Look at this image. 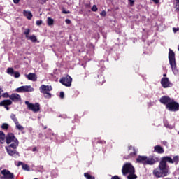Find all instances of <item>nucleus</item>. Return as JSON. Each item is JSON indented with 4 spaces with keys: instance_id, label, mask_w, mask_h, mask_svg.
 Returning <instances> with one entry per match:
<instances>
[{
    "instance_id": "f257e3e1",
    "label": "nucleus",
    "mask_w": 179,
    "mask_h": 179,
    "mask_svg": "<svg viewBox=\"0 0 179 179\" xmlns=\"http://www.w3.org/2000/svg\"><path fill=\"white\" fill-rule=\"evenodd\" d=\"M122 173L124 176L128 174V179H136L138 176L135 174V168L131 163H126L122 169Z\"/></svg>"
},
{
    "instance_id": "f03ea898",
    "label": "nucleus",
    "mask_w": 179,
    "mask_h": 179,
    "mask_svg": "<svg viewBox=\"0 0 179 179\" xmlns=\"http://www.w3.org/2000/svg\"><path fill=\"white\" fill-rule=\"evenodd\" d=\"M166 162H168L169 163H173V159L169 157H164L160 162L159 167L161 169V174H162L164 177H166V176L169 174V166H167L166 164Z\"/></svg>"
},
{
    "instance_id": "7ed1b4c3",
    "label": "nucleus",
    "mask_w": 179,
    "mask_h": 179,
    "mask_svg": "<svg viewBox=\"0 0 179 179\" xmlns=\"http://www.w3.org/2000/svg\"><path fill=\"white\" fill-rule=\"evenodd\" d=\"M6 142L7 145L11 143L10 145V147L13 148V149H16L17 146H19V141H17V139H16L13 134H8L6 136Z\"/></svg>"
},
{
    "instance_id": "20e7f679",
    "label": "nucleus",
    "mask_w": 179,
    "mask_h": 179,
    "mask_svg": "<svg viewBox=\"0 0 179 179\" xmlns=\"http://www.w3.org/2000/svg\"><path fill=\"white\" fill-rule=\"evenodd\" d=\"M169 59L173 73H178V71H177V65L176 64V54L174 52H173V50H171V49H169Z\"/></svg>"
},
{
    "instance_id": "39448f33",
    "label": "nucleus",
    "mask_w": 179,
    "mask_h": 179,
    "mask_svg": "<svg viewBox=\"0 0 179 179\" xmlns=\"http://www.w3.org/2000/svg\"><path fill=\"white\" fill-rule=\"evenodd\" d=\"M138 163H142L143 164H155L156 159L152 157H148L146 156H139L136 159Z\"/></svg>"
},
{
    "instance_id": "423d86ee",
    "label": "nucleus",
    "mask_w": 179,
    "mask_h": 179,
    "mask_svg": "<svg viewBox=\"0 0 179 179\" xmlns=\"http://www.w3.org/2000/svg\"><path fill=\"white\" fill-rule=\"evenodd\" d=\"M39 90L41 93L44 94V97H45V99H51V94L49 92L52 90V87H51V85H43Z\"/></svg>"
},
{
    "instance_id": "0eeeda50",
    "label": "nucleus",
    "mask_w": 179,
    "mask_h": 179,
    "mask_svg": "<svg viewBox=\"0 0 179 179\" xmlns=\"http://www.w3.org/2000/svg\"><path fill=\"white\" fill-rule=\"evenodd\" d=\"M25 104L26 106H27L29 110L34 111V113H37V111H40V104L38 103L33 104L30 103V102H29L28 101H26Z\"/></svg>"
},
{
    "instance_id": "6e6552de",
    "label": "nucleus",
    "mask_w": 179,
    "mask_h": 179,
    "mask_svg": "<svg viewBox=\"0 0 179 179\" xmlns=\"http://www.w3.org/2000/svg\"><path fill=\"white\" fill-rule=\"evenodd\" d=\"M179 104L173 99L166 105L169 111H178Z\"/></svg>"
},
{
    "instance_id": "1a4fd4ad",
    "label": "nucleus",
    "mask_w": 179,
    "mask_h": 179,
    "mask_svg": "<svg viewBox=\"0 0 179 179\" xmlns=\"http://www.w3.org/2000/svg\"><path fill=\"white\" fill-rule=\"evenodd\" d=\"M17 93H22L23 92H34V88L31 85H24L21 86L15 90Z\"/></svg>"
},
{
    "instance_id": "9d476101",
    "label": "nucleus",
    "mask_w": 179,
    "mask_h": 179,
    "mask_svg": "<svg viewBox=\"0 0 179 179\" xmlns=\"http://www.w3.org/2000/svg\"><path fill=\"white\" fill-rule=\"evenodd\" d=\"M60 83L62 85H64V86H66L67 87H69L72 85V78L71 76H67L59 80Z\"/></svg>"
},
{
    "instance_id": "9b49d317",
    "label": "nucleus",
    "mask_w": 179,
    "mask_h": 179,
    "mask_svg": "<svg viewBox=\"0 0 179 179\" xmlns=\"http://www.w3.org/2000/svg\"><path fill=\"white\" fill-rule=\"evenodd\" d=\"M1 174L4 176V178L13 179L15 178L13 173L6 169L1 171Z\"/></svg>"
},
{
    "instance_id": "f8f14e48",
    "label": "nucleus",
    "mask_w": 179,
    "mask_h": 179,
    "mask_svg": "<svg viewBox=\"0 0 179 179\" xmlns=\"http://www.w3.org/2000/svg\"><path fill=\"white\" fill-rule=\"evenodd\" d=\"M9 99H10V100H12L13 101H15V103L22 101V97L18 94H11L10 96H9Z\"/></svg>"
},
{
    "instance_id": "ddd939ff",
    "label": "nucleus",
    "mask_w": 179,
    "mask_h": 179,
    "mask_svg": "<svg viewBox=\"0 0 179 179\" xmlns=\"http://www.w3.org/2000/svg\"><path fill=\"white\" fill-rule=\"evenodd\" d=\"M22 15L26 17L28 20H31L33 18V13H31V11L24 10L22 11Z\"/></svg>"
},
{
    "instance_id": "4468645a",
    "label": "nucleus",
    "mask_w": 179,
    "mask_h": 179,
    "mask_svg": "<svg viewBox=\"0 0 179 179\" xmlns=\"http://www.w3.org/2000/svg\"><path fill=\"white\" fill-rule=\"evenodd\" d=\"M161 85L164 87H170V86H171V83H170V81H169V78H163L162 79Z\"/></svg>"
},
{
    "instance_id": "2eb2a0df",
    "label": "nucleus",
    "mask_w": 179,
    "mask_h": 179,
    "mask_svg": "<svg viewBox=\"0 0 179 179\" xmlns=\"http://www.w3.org/2000/svg\"><path fill=\"white\" fill-rule=\"evenodd\" d=\"M10 148H11L10 145H9L8 147H6V149L8 155H10V156H14L15 157H17V156H19V153H17L15 150H12Z\"/></svg>"
},
{
    "instance_id": "dca6fc26",
    "label": "nucleus",
    "mask_w": 179,
    "mask_h": 179,
    "mask_svg": "<svg viewBox=\"0 0 179 179\" xmlns=\"http://www.w3.org/2000/svg\"><path fill=\"white\" fill-rule=\"evenodd\" d=\"M25 76L28 80H31L32 82H36V80H37V75H36V73H31L25 75Z\"/></svg>"
},
{
    "instance_id": "f3484780",
    "label": "nucleus",
    "mask_w": 179,
    "mask_h": 179,
    "mask_svg": "<svg viewBox=\"0 0 179 179\" xmlns=\"http://www.w3.org/2000/svg\"><path fill=\"white\" fill-rule=\"evenodd\" d=\"M172 99H171L170 98H169L168 96H162L160 99V103H162V104H166V106H167V104H169Z\"/></svg>"
},
{
    "instance_id": "a211bd4d",
    "label": "nucleus",
    "mask_w": 179,
    "mask_h": 179,
    "mask_svg": "<svg viewBox=\"0 0 179 179\" xmlns=\"http://www.w3.org/2000/svg\"><path fill=\"white\" fill-rule=\"evenodd\" d=\"M153 174H154V176H155V177H158V178L164 177L163 176V174L162 173V170L160 169V167L155 169L153 171Z\"/></svg>"
},
{
    "instance_id": "6ab92c4d",
    "label": "nucleus",
    "mask_w": 179,
    "mask_h": 179,
    "mask_svg": "<svg viewBox=\"0 0 179 179\" xmlns=\"http://www.w3.org/2000/svg\"><path fill=\"white\" fill-rule=\"evenodd\" d=\"M154 150L155 152H157V153H159V154L164 153V150L160 145L155 146Z\"/></svg>"
},
{
    "instance_id": "aec40b11",
    "label": "nucleus",
    "mask_w": 179,
    "mask_h": 179,
    "mask_svg": "<svg viewBox=\"0 0 179 179\" xmlns=\"http://www.w3.org/2000/svg\"><path fill=\"white\" fill-rule=\"evenodd\" d=\"M12 104V101L9 99H6L0 102V106H10Z\"/></svg>"
},
{
    "instance_id": "412c9836",
    "label": "nucleus",
    "mask_w": 179,
    "mask_h": 179,
    "mask_svg": "<svg viewBox=\"0 0 179 179\" xmlns=\"http://www.w3.org/2000/svg\"><path fill=\"white\" fill-rule=\"evenodd\" d=\"M129 153L131 156H135V155H136V150H135V148L134 147H129Z\"/></svg>"
},
{
    "instance_id": "4be33fe9",
    "label": "nucleus",
    "mask_w": 179,
    "mask_h": 179,
    "mask_svg": "<svg viewBox=\"0 0 179 179\" xmlns=\"http://www.w3.org/2000/svg\"><path fill=\"white\" fill-rule=\"evenodd\" d=\"M47 23L49 26L54 25V19L51 18V17H48Z\"/></svg>"
},
{
    "instance_id": "5701e85b",
    "label": "nucleus",
    "mask_w": 179,
    "mask_h": 179,
    "mask_svg": "<svg viewBox=\"0 0 179 179\" xmlns=\"http://www.w3.org/2000/svg\"><path fill=\"white\" fill-rule=\"evenodd\" d=\"M27 39L30 40L32 43H36L37 41V37L34 35L28 37Z\"/></svg>"
},
{
    "instance_id": "b1692460",
    "label": "nucleus",
    "mask_w": 179,
    "mask_h": 179,
    "mask_svg": "<svg viewBox=\"0 0 179 179\" xmlns=\"http://www.w3.org/2000/svg\"><path fill=\"white\" fill-rule=\"evenodd\" d=\"M14 73H15V71L13 70V68H8L7 69V73L8 75H10L11 76H13Z\"/></svg>"
},
{
    "instance_id": "393cba45",
    "label": "nucleus",
    "mask_w": 179,
    "mask_h": 179,
    "mask_svg": "<svg viewBox=\"0 0 179 179\" xmlns=\"http://www.w3.org/2000/svg\"><path fill=\"white\" fill-rule=\"evenodd\" d=\"M15 125H16V128L17 129H19V131H23V129H24V128L23 127V126L20 125L19 124V122H17L15 123Z\"/></svg>"
},
{
    "instance_id": "a878e982",
    "label": "nucleus",
    "mask_w": 179,
    "mask_h": 179,
    "mask_svg": "<svg viewBox=\"0 0 179 179\" xmlns=\"http://www.w3.org/2000/svg\"><path fill=\"white\" fill-rule=\"evenodd\" d=\"M19 166L22 165V169L23 170H27V171H29V166H27V164H23V162H19Z\"/></svg>"
},
{
    "instance_id": "bb28decb",
    "label": "nucleus",
    "mask_w": 179,
    "mask_h": 179,
    "mask_svg": "<svg viewBox=\"0 0 179 179\" xmlns=\"http://www.w3.org/2000/svg\"><path fill=\"white\" fill-rule=\"evenodd\" d=\"M10 118H11V120H13V121L15 122V124H16V122H19L17 120V119L16 118V115H15V114H11Z\"/></svg>"
},
{
    "instance_id": "cd10ccee",
    "label": "nucleus",
    "mask_w": 179,
    "mask_h": 179,
    "mask_svg": "<svg viewBox=\"0 0 179 179\" xmlns=\"http://www.w3.org/2000/svg\"><path fill=\"white\" fill-rule=\"evenodd\" d=\"M30 34V29H25L24 34L25 35L26 38H28L29 37V34Z\"/></svg>"
},
{
    "instance_id": "c85d7f7f",
    "label": "nucleus",
    "mask_w": 179,
    "mask_h": 179,
    "mask_svg": "<svg viewBox=\"0 0 179 179\" xmlns=\"http://www.w3.org/2000/svg\"><path fill=\"white\" fill-rule=\"evenodd\" d=\"M5 139V134L3 131H0V141H3Z\"/></svg>"
},
{
    "instance_id": "c756f323",
    "label": "nucleus",
    "mask_w": 179,
    "mask_h": 179,
    "mask_svg": "<svg viewBox=\"0 0 179 179\" xmlns=\"http://www.w3.org/2000/svg\"><path fill=\"white\" fill-rule=\"evenodd\" d=\"M85 177H86L87 179H94V177L90 175L89 173H86L84 174Z\"/></svg>"
},
{
    "instance_id": "7c9ffc66",
    "label": "nucleus",
    "mask_w": 179,
    "mask_h": 179,
    "mask_svg": "<svg viewBox=\"0 0 179 179\" xmlns=\"http://www.w3.org/2000/svg\"><path fill=\"white\" fill-rule=\"evenodd\" d=\"M1 128L2 129H8L9 128V124H8L7 123H3L1 125Z\"/></svg>"
},
{
    "instance_id": "2f4dec72",
    "label": "nucleus",
    "mask_w": 179,
    "mask_h": 179,
    "mask_svg": "<svg viewBox=\"0 0 179 179\" xmlns=\"http://www.w3.org/2000/svg\"><path fill=\"white\" fill-rule=\"evenodd\" d=\"M178 160H179L178 156H175L172 159V162L173 163H176L177 164V163H178Z\"/></svg>"
},
{
    "instance_id": "473e14b6",
    "label": "nucleus",
    "mask_w": 179,
    "mask_h": 179,
    "mask_svg": "<svg viewBox=\"0 0 179 179\" xmlns=\"http://www.w3.org/2000/svg\"><path fill=\"white\" fill-rule=\"evenodd\" d=\"M12 76H14V78H20V73L18 71H15V72H14V73Z\"/></svg>"
},
{
    "instance_id": "72a5a7b5",
    "label": "nucleus",
    "mask_w": 179,
    "mask_h": 179,
    "mask_svg": "<svg viewBox=\"0 0 179 179\" xmlns=\"http://www.w3.org/2000/svg\"><path fill=\"white\" fill-rule=\"evenodd\" d=\"M175 10L176 12H179V3H176Z\"/></svg>"
},
{
    "instance_id": "f704fd0d",
    "label": "nucleus",
    "mask_w": 179,
    "mask_h": 179,
    "mask_svg": "<svg viewBox=\"0 0 179 179\" xmlns=\"http://www.w3.org/2000/svg\"><path fill=\"white\" fill-rule=\"evenodd\" d=\"M97 6H96V5H94L93 6H92V8H91V10H92V12H97Z\"/></svg>"
},
{
    "instance_id": "c9c22d12",
    "label": "nucleus",
    "mask_w": 179,
    "mask_h": 179,
    "mask_svg": "<svg viewBox=\"0 0 179 179\" xmlns=\"http://www.w3.org/2000/svg\"><path fill=\"white\" fill-rule=\"evenodd\" d=\"M62 13H64V15H68L69 13H71L69 10H66L65 9H62Z\"/></svg>"
},
{
    "instance_id": "e433bc0d",
    "label": "nucleus",
    "mask_w": 179,
    "mask_h": 179,
    "mask_svg": "<svg viewBox=\"0 0 179 179\" xmlns=\"http://www.w3.org/2000/svg\"><path fill=\"white\" fill-rule=\"evenodd\" d=\"M100 15L101 16H103L104 17L107 15V13L105 10H103L102 12H101Z\"/></svg>"
},
{
    "instance_id": "4c0bfd02",
    "label": "nucleus",
    "mask_w": 179,
    "mask_h": 179,
    "mask_svg": "<svg viewBox=\"0 0 179 179\" xmlns=\"http://www.w3.org/2000/svg\"><path fill=\"white\" fill-rule=\"evenodd\" d=\"M43 24V21L42 20H37L36 21V25L37 26H41V24Z\"/></svg>"
},
{
    "instance_id": "58836bf2",
    "label": "nucleus",
    "mask_w": 179,
    "mask_h": 179,
    "mask_svg": "<svg viewBox=\"0 0 179 179\" xmlns=\"http://www.w3.org/2000/svg\"><path fill=\"white\" fill-rule=\"evenodd\" d=\"M40 3H41V5H44V3H45V2H47V0H39Z\"/></svg>"
},
{
    "instance_id": "ea45409f",
    "label": "nucleus",
    "mask_w": 179,
    "mask_h": 179,
    "mask_svg": "<svg viewBox=\"0 0 179 179\" xmlns=\"http://www.w3.org/2000/svg\"><path fill=\"white\" fill-rule=\"evenodd\" d=\"M65 22H66V24H71V20L66 19V20H65Z\"/></svg>"
},
{
    "instance_id": "a19ab883",
    "label": "nucleus",
    "mask_w": 179,
    "mask_h": 179,
    "mask_svg": "<svg viewBox=\"0 0 179 179\" xmlns=\"http://www.w3.org/2000/svg\"><path fill=\"white\" fill-rule=\"evenodd\" d=\"M178 30H179L178 28H173V33H177V31H178Z\"/></svg>"
},
{
    "instance_id": "79ce46f5",
    "label": "nucleus",
    "mask_w": 179,
    "mask_h": 179,
    "mask_svg": "<svg viewBox=\"0 0 179 179\" xmlns=\"http://www.w3.org/2000/svg\"><path fill=\"white\" fill-rule=\"evenodd\" d=\"M59 96H60V98H61V99H64V92H60V95H59Z\"/></svg>"
},
{
    "instance_id": "37998d69",
    "label": "nucleus",
    "mask_w": 179,
    "mask_h": 179,
    "mask_svg": "<svg viewBox=\"0 0 179 179\" xmlns=\"http://www.w3.org/2000/svg\"><path fill=\"white\" fill-rule=\"evenodd\" d=\"M130 2L131 6L134 5V2H135L134 0L129 1Z\"/></svg>"
},
{
    "instance_id": "c03bdc74",
    "label": "nucleus",
    "mask_w": 179,
    "mask_h": 179,
    "mask_svg": "<svg viewBox=\"0 0 179 179\" xmlns=\"http://www.w3.org/2000/svg\"><path fill=\"white\" fill-rule=\"evenodd\" d=\"M112 179H120V177H118V176H115L112 177Z\"/></svg>"
},
{
    "instance_id": "a18cd8bd",
    "label": "nucleus",
    "mask_w": 179,
    "mask_h": 179,
    "mask_svg": "<svg viewBox=\"0 0 179 179\" xmlns=\"http://www.w3.org/2000/svg\"><path fill=\"white\" fill-rule=\"evenodd\" d=\"M20 0H13L14 3H17Z\"/></svg>"
},
{
    "instance_id": "49530a36",
    "label": "nucleus",
    "mask_w": 179,
    "mask_h": 179,
    "mask_svg": "<svg viewBox=\"0 0 179 179\" xmlns=\"http://www.w3.org/2000/svg\"><path fill=\"white\" fill-rule=\"evenodd\" d=\"M155 3H159V0H152Z\"/></svg>"
},
{
    "instance_id": "de8ad7c7",
    "label": "nucleus",
    "mask_w": 179,
    "mask_h": 179,
    "mask_svg": "<svg viewBox=\"0 0 179 179\" xmlns=\"http://www.w3.org/2000/svg\"><path fill=\"white\" fill-rule=\"evenodd\" d=\"M5 108H6L7 110H9V107H8V106H5Z\"/></svg>"
},
{
    "instance_id": "09e8293b",
    "label": "nucleus",
    "mask_w": 179,
    "mask_h": 179,
    "mask_svg": "<svg viewBox=\"0 0 179 179\" xmlns=\"http://www.w3.org/2000/svg\"><path fill=\"white\" fill-rule=\"evenodd\" d=\"M176 3H179V0H176Z\"/></svg>"
},
{
    "instance_id": "8fccbe9b",
    "label": "nucleus",
    "mask_w": 179,
    "mask_h": 179,
    "mask_svg": "<svg viewBox=\"0 0 179 179\" xmlns=\"http://www.w3.org/2000/svg\"><path fill=\"white\" fill-rule=\"evenodd\" d=\"M164 76H166V74H164Z\"/></svg>"
},
{
    "instance_id": "3c124183",
    "label": "nucleus",
    "mask_w": 179,
    "mask_h": 179,
    "mask_svg": "<svg viewBox=\"0 0 179 179\" xmlns=\"http://www.w3.org/2000/svg\"><path fill=\"white\" fill-rule=\"evenodd\" d=\"M6 94L8 96V94Z\"/></svg>"
},
{
    "instance_id": "603ef678",
    "label": "nucleus",
    "mask_w": 179,
    "mask_h": 179,
    "mask_svg": "<svg viewBox=\"0 0 179 179\" xmlns=\"http://www.w3.org/2000/svg\"><path fill=\"white\" fill-rule=\"evenodd\" d=\"M178 134H179V131L178 132Z\"/></svg>"
},
{
    "instance_id": "864d4df0",
    "label": "nucleus",
    "mask_w": 179,
    "mask_h": 179,
    "mask_svg": "<svg viewBox=\"0 0 179 179\" xmlns=\"http://www.w3.org/2000/svg\"><path fill=\"white\" fill-rule=\"evenodd\" d=\"M129 1H131V0H129Z\"/></svg>"
}]
</instances>
